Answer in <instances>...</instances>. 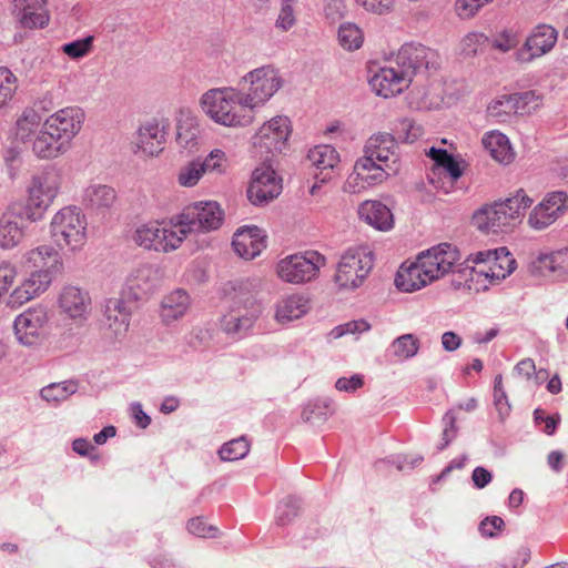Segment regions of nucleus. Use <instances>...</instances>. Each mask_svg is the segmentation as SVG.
Listing matches in <instances>:
<instances>
[{"label":"nucleus","instance_id":"nucleus-1","mask_svg":"<svg viewBox=\"0 0 568 568\" xmlns=\"http://www.w3.org/2000/svg\"><path fill=\"white\" fill-rule=\"evenodd\" d=\"M460 252L449 243H442L420 252L415 261L404 262L396 274L395 284L403 292L418 291L460 265Z\"/></svg>","mask_w":568,"mask_h":568},{"label":"nucleus","instance_id":"nucleus-2","mask_svg":"<svg viewBox=\"0 0 568 568\" xmlns=\"http://www.w3.org/2000/svg\"><path fill=\"white\" fill-rule=\"evenodd\" d=\"M200 108L210 120L226 128H245L255 119L244 91L233 87L205 91L200 98Z\"/></svg>","mask_w":568,"mask_h":568},{"label":"nucleus","instance_id":"nucleus-3","mask_svg":"<svg viewBox=\"0 0 568 568\" xmlns=\"http://www.w3.org/2000/svg\"><path fill=\"white\" fill-rule=\"evenodd\" d=\"M532 202L527 192L519 189L506 200L485 205L476 211L473 223L485 233L511 232L521 222L525 211L531 206Z\"/></svg>","mask_w":568,"mask_h":568},{"label":"nucleus","instance_id":"nucleus-4","mask_svg":"<svg viewBox=\"0 0 568 568\" xmlns=\"http://www.w3.org/2000/svg\"><path fill=\"white\" fill-rule=\"evenodd\" d=\"M63 176L60 170L50 166L32 175L27 186V199L20 209L29 222L42 220L62 189Z\"/></svg>","mask_w":568,"mask_h":568},{"label":"nucleus","instance_id":"nucleus-5","mask_svg":"<svg viewBox=\"0 0 568 568\" xmlns=\"http://www.w3.org/2000/svg\"><path fill=\"white\" fill-rule=\"evenodd\" d=\"M50 235L61 250L81 251L88 241V221L82 210L68 205L57 211L50 221Z\"/></svg>","mask_w":568,"mask_h":568},{"label":"nucleus","instance_id":"nucleus-6","mask_svg":"<svg viewBox=\"0 0 568 568\" xmlns=\"http://www.w3.org/2000/svg\"><path fill=\"white\" fill-rule=\"evenodd\" d=\"M374 267V253L366 244L348 247L339 257L333 276L334 284L341 291H354L361 287Z\"/></svg>","mask_w":568,"mask_h":568},{"label":"nucleus","instance_id":"nucleus-7","mask_svg":"<svg viewBox=\"0 0 568 568\" xmlns=\"http://www.w3.org/2000/svg\"><path fill=\"white\" fill-rule=\"evenodd\" d=\"M261 283L256 278L239 281L234 287V307L223 317L222 325L227 333L248 329L260 314L256 294Z\"/></svg>","mask_w":568,"mask_h":568},{"label":"nucleus","instance_id":"nucleus-8","mask_svg":"<svg viewBox=\"0 0 568 568\" xmlns=\"http://www.w3.org/2000/svg\"><path fill=\"white\" fill-rule=\"evenodd\" d=\"M186 239L184 231L178 225V216L168 220H155L136 227L134 242L150 251L171 253L181 247Z\"/></svg>","mask_w":568,"mask_h":568},{"label":"nucleus","instance_id":"nucleus-9","mask_svg":"<svg viewBox=\"0 0 568 568\" xmlns=\"http://www.w3.org/2000/svg\"><path fill=\"white\" fill-rule=\"evenodd\" d=\"M325 265L326 257L317 251L310 250L280 260L275 272L285 283L303 284L315 280Z\"/></svg>","mask_w":568,"mask_h":568},{"label":"nucleus","instance_id":"nucleus-10","mask_svg":"<svg viewBox=\"0 0 568 568\" xmlns=\"http://www.w3.org/2000/svg\"><path fill=\"white\" fill-rule=\"evenodd\" d=\"M176 216L178 225L187 237L194 232L207 233L219 230L224 221V211L216 201H199L184 207Z\"/></svg>","mask_w":568,"mask_h":568},{"label":"nucleus","instance_id":"nucleus-11","mask_svg":"<svg viewBox=\"0 0 568 568\" xmlns=\"http://www.w3.org/2000/svg\"><path fill=\"white\" fill-rule=\"evenodd\" d=\"M242 81L248 84L244 97L254 110L263 106L283 85L278 70L263 65L247 72Z\"/></svg>","mask_w":568,"mask_h":568},{"label":"nucleus","instance_id":"nucleus-12","mask_svg":"<svg viewBox=\"0 0 568 568\" xmlns=\"http://www.w3.org/2000/svg\"><path fill=\"white\" fill-rule=\"evenodd\" d=\"M474 262L479 265L478 271L464 268L459 272V276L465 281H467L474 272H477L486 278H489L491 283L498 282L511 274L516 267V261L507 247L478 252L475 254Z\"/></svg>","mask_w":568,"mask_h":568},{"label":"nucleus","instance_id":"nucleus-13","mask_svg":"<svg viewBox=\"0 0 568 568\" xmlns=\"http://www.w3.org/2000/svg\"><path fill=\"white\" fill-rule=\"evenodd\" d=\"M49 321V312L41 305L23 311L13 322V331L18 342L26 346L40 343L47 334Z\"/></svg>","mask_w":568,"mask_h":568},{"label":"nucleus","instance_id":"nucleus-14","mask_svg":"<svg viewBox=\"0 0 568 568\" xmlns=\"http://www.w3.org/2000/svg\"><path fill=\"white\" fill-rule=\"evenodd\" d=\"M568 211V194L552 191L536 204L527 216V225L534 231H544Z\"/></svg>","mask_w":568,"mask_h":568},{"label":"nucleus","instance_id":"nucleus-15","mask_svg":"<svg viewBox=\"0 0 568 568\" xmlns=\"http://www.w3.org/2000/svg\"><path fill=\"white\" fill-rule=\"evenodd\" d=\"M57 305L62 316L81 323L92 311V298L89 291L75 284H65L61 287Z\"/></svg>","mask_w":568,"mask_h":568},{"label":"nucleus","instance_id":"nucleus-16","mask_svg":"<svg viewBox=\"0 0 568 568\" xmlns=\"http://www.w3.org/2000/svg\"><path fill=\"white\" fill-rule=\"evenodd\" d=\"M85 120L84 111L79 106H67L49 115L45 129L52 131L58 140L71 148L72 140L80 133Z\"/></svg>","mask_w":568,"mask_h":568},{"label":"nucleus","instance_id":"nucleus-17","mask_svg":"<svg viewBox=\"0 0 568 568\" xmlns=\"http://www.w3.org/2000/svg\"><path fill=\"white\" fill-rule=\"evenodd\" d=\"M557 40L558 32L554 27L545 23L538 24L517 51L516 59L520 63H530L535 59L549 53L556 45Z\"/></svg>","mask_w":568,"mask_h":568},{"label":"nucleus","instance_id":"nucleus-18","mask_svg":"<svg viewBox=\"0 0 568 568\" xmlns=\"http://www.w3.org/2000/svg\"><path fill=\"white\" fill-rule=\"evenodd\" d=\"M282 192L281 179L268 165H261L252 173L247 197L254 205H261L277 197Z\"/></svg>","mask_w":568,"mask_h":568},{"label":"nucleus","instance_id":"nucleus-19","mask_svg":"<svg viewBox=\"0 0 568 568\" xmlns=\"http://www.w3.org/2000/svg\"><path fill=\"white\" fill-rule=\"evenodd\" d=\"M427 154L434 161L429 182L448 193L453 183L463 174L459 163L443 149L430 148Z\"/></svg>","mask_w":568,"mask_h":568},{"label":"nucleus","instance_id":"nucleus-20","mask_svg":"<svg viewBox=\"0 0 568 568\" xmlns=\"http://www.w3.org/2000/svg\"><path fill=\"white\" fill-rule=\"evenodd\" d=\"M166 125L152 119L142 123L132 142L135 154L144 158L158 156L164 148Z\"/></svg>","mask_w":568,"mask_h":568},{"label":"nucleus","instance_id":"nucleus-21","mask_svg":"<svg viewBox=\"0 0 568 568\" xmlns=\"http://www.w3.org/2000/svg\"><path fill=\"white\" fill-rule=\"evenodd\" d=\"M530 272L551 281L568 278V246L539 253L530 264Z\"/></svg>","mask_w":568,"mask_h":568},{"label":"nucleus","instance_id":"nucleus-22","mask_svg":"<svg viewBox=\"0 0 568 568\" xmlns=\"http://www.w3.org/2000/svg\"><path fill=\"white\" fill-rule=\"evenodd\" d=\"M436 59L437 54L432 49L423 44L406 43L398 50L394 62L407 73V78L412 81V77L417 71L433 68Z\"/></svg>","mask_w":568,"mask_h":568},{"label":"nucleus","instance_id":"nucleus-23","mask_svg":"<svg viewBox=\"0 0 568 568\" xmlns=\"http://www.w3.org/2000/svg\"><path fill=\"white\" fill-rule=\"evenodd\" d=\"M363 158H371V161L385 166H392L394 172L399 173L402 162L395 139L388 133H378L368 139L365 145Z\"/></svg>","mask_w":568,"mask_h":568},{"label":"nucleus","instance_id":"nucleus-24","mask_svg":"<svg viewBox=\"0 0 568 568\" xmlns=\"http://www.w3.org/2000/svg\"><path fill=\"white\" fill-rule=\"evenodd\" d=\"M291 132L290 119L283 115H276L258 129L254 138V144L270 152H282Z\"/></svg>","mask_w":568,"mask_h":568},{"label":"nucleus","instance_id":"nucleus-25","mask_svg":"<svg viewBox=\"0 0 568 568\" xmlns=\"http://www.w3.org/2000/svg\"><path fill=\"white\" fill-rule=\"evenodd\" d=\"M55 277L48 272L31 271L30 275L10 292L8 305L10 307H20L39 297L50 287Z\"/></svg>","mask_w":568,"mask_h":568},{"label":"nucleus","instance_id":"nucleus-26","mask_svg":"<svg viewBox=\"0 0 568 568\" xmlns=\"http://www.w3.org/2000/svg\"><path fill=\"white\" fill-rule=\"evenodd\" d=\"M369 83L378 95L389 98L408 88L410 80L407 78V73L403 72L392 60L374 74Z\"/></svg>","mask_w":568,"mask_h":568},{"label":"nucleus","instance_id":"nucleus-27","mask_svg":"<svg viewBox=\"0 0 568 568\" xmlns=\"http://www.w3.org/2000/svg\"><path fill=\"white\" fill-rule=\"evenodd\" d=\"M131 308L122 297H111L104 306V327L110 337H123L130 327Z\"/></svg>","mask_w":568,"mask_h":568},{"label":"nucleus","instance_id":"nucleus-28","mask_svg":"<svg viewBox=\"0 0 568 568\" xmlns=\"http://www.w3.org/2000/svg\"><path fill=\"white\" fill-rule=\"evenodd\" d=\"M23 258L28 268L36 272H48L57 276L63 271V261L59 251L49 244L27 251Z\"/></svg>","mask_w":568,"mask_h":568},{"label":"nucleus","instance_id":"nucleus-29","mask_svg":"<svg viewBox=\"0 0 568 568\" xmlns=\"http://www.w3.org/2000/svg\"><path fill=\"white\" fill-rule=\"evenodd\" d=\"M12 13L26 29H42L50 22L45 0H13Z\"/></svg>","mask_w":568,"mask_h":568},{"label":"nucleus","instance_id":"nucleus-30","mask_svg":"<svg viewBox=\"0 0 568 568\" xmlns=\"http://www.w3.org/2000/svg\"><path fill=\"white\" fill-rule=\"evenodd\" d=\"M234 252L244 260H253L266 247L265 235L257 226L240 227L233 235Z\"/></svg>","mask_w":568,"mask_h":568},{"label":"nucleus","instance_id":"nucleus-31","mask_svg":"<svg viewBox=\"0 0 568 568\" xmlns=\"http://www.w3.org/2000/svg\"><path fill=\"white\" fill-rule=\"evenodd\" d=\"M26 220L20 204H12L0 217V247H16L24 236L21 221Z\"/></svg>","mask_w":568,"mask_h":568},{"label":"nucleus","instance_id":"nucleus-32","mask_svg":"<svg viewBox=\"0 0 568 568\" xmlns=\"http://www.w3.org/2000/svg\"><path fill=\"white\" fill-rule=\"evenodd\" d=\"M311 310L310 298L294 293L282 296L274 305V320L280 325L302 318Z\"/></svg>","mask_w":568,"mask_h":568},{"label":"nucleus","instance_id":"nucleus-33","mask_svg":"<svg viewBox=\"0 0 568 568\" xmlns=\"http://www.w3.org/2000/svg\"><path fill=\"white\" fill-rule=\"evenodd\" d=\"M156 280V271L149 264L133 267L125 277L123 294L132 300H139L150 292Z\"/></svg>","mask_w":568,"mask_h":568},{"label":"nucleus","instance_id":"nucleus-34","mask_svg":"<svg viewBox=\"0 0 568 568\" xmlns=\"http://www.w3.org/2000/svg\"><path fill=\"white\" fill-rule=\"evenodd\" d=\"M307 159L317 171L315 179L324 183L332 179L335 168L339 163L338 152L331 145H316L308 151Z\"/></svg>","mask_w":568,"mask_h":568},{"label":"nucleus","instance_id":"nucleus-35","mask_svg":"<svg viewBox=\"0 0 568 568\" xmlns=\"http://www.w3.org/2000/svg\"><path fill=\"white\" fill-rule=\"evenodd\" d=\"M191 307V297L182 288L173 290L163 296L160 306V317L163 323L171 324L182 318Z\"/></svg>","mask_w":568,"mask_h":568},{"label":"nucleus","instance_id":"nucleus-36","mask_svg":"<svg viewBox=\"0 0 568 568\" xmlns=\"http://www.w3.org/2000/svg\"><path fill=\"white\" fill-rule=\"evenodd\" d=\"M481 144L489 155L500 164H510L516 152L506 134L498 130L488 131L483 135Z\"/></svg>","mask_w":568,"mask_h":568},{"label":"nucleus","instance_id":"nucleus-37","mask_svg":"<svg viewBox=\"0 0 568 568\" xmlns=\"http://www.w3.org/2000/svg\"><path fill=\"white\" fill-rule=\"evenodd\" d=\"M358 215L362 221L379 231H388L394 226V217L390 210L376 200L364 201L358 206Z\"/></svg>","mask_w":568,"mask_h":568},{"label":"nucleus","instance_id":"nucleus-38","mask_svg":"<svg viewBox=\"0 0 568 568\" xmlns=\"http://www.w3.org/2000/svg\"><path fill=\"white\" fill-rule=\"evenodd\" d=\"M69 146L61 140H58L57 135L45 129L43 122L39 130L36 139L32 143V151L39 159H57L69 151Z\"/></svg>","mask_w":568,"mask_h":568},{"label":"nucleus","instance_id":"nucleus-39","mask_svg":"<svg viewBox=\"0 0 568 568\" xmlns=\"http://www.w3.org/2000/svg\"><path fill=\"white\" fill-rule=\"evenodd\" d=\"M199 123L189 110H181L176 119L175 141L179 148L193 152L197 146Z\"/></svg>","mask_w":568,"mask_h":568},{"label":"nucleus","instance_id":"nucleus-40","mask_svg":"<svg viewBox=\"0 0 568 568\" xmlns=\"http://www.w3.org/2000/svg\"><path fill=\"white\" fill-rule=\"evenodd\" d=\"M116 200L115 190L104 184L89 185L84 193V201L93 210L110 209Z\"/></svg>","mask_w":568,"mask_h":568},{"label":"nucleus","instance_id":"nucleus-41","mask_svg":"<svg viewBox=\"0 0 568 568\" xmlns=\"http://www.w3.org/2000/svg\"><path fill=\"white\" fill-rule=\"evenodd\" d=\"M392 166H383L377 162L371 161V158H359L357 160V169L362 171V175L364 174V179L368 182L369 186H375L382 184L390 176H395L398 173L392 170Z\"/></svg>","mask_w":568,"mask_h":568},{"label":"nucleus","instance_id":"nucleus-42","mask_svg":"<svg viewBox=\"0 0 568 568\" xmlns=\"http://www.w3.org/2000/svg\"><path fill=\"white\" fill-rule=\"evenodd\" d=\"M337 40L344 50L355 51L363 45L364 33L357 24L344 22L338 28Z\"/></svg>","mask_w":568,"mask_h":568},{"label":"nucleus","instance_id":"nucleus-43","mask_svg":"<svg viewBox=\"0 0 568 568\" xmlns=\"http://www.w3.org/2000/svg\"><path fill=\"white\" fill-rule=\"evenodd\" d=\"M515 114L518 112L513 94L497 97L487 106V115L498 122H506Z\"/></svg>","mask_w":568,"mask_h":568},{"label":"nucleus","instance_id":"nucleus-44","mask_svg":"<svg viewBox=\"0 0 568 568\" xmlns=\"http://www.w3.org/2000/svg\"><path fill=\"white\" fill-rule=\"evenodd\" d=\"M200 165L205 174L221 176L227 173L230 162L222 149H213L203 160H200Z\"/></svg>","mask_w":568,"mask_h":568},{"label":"nucleus","instance_id":"nucleus-45","mask_svg":"<svg viewBox=\"0 0 568 568\" xmlns=\"http://www.w3.org/2000/svg\"><path fill=\"white\" fill-rule=\"evenodd\" d=\"M77 392V384L71 381L52 383L41 389V397L52 404H59L68 399Z\"/></svg>","mask_w":568,"mask_h":568},{"label":"nucleus","instance_id":"nucleus-46","mask_svg":"<svg viewBox=\"0 0 568 568\" xmlns=\"http://www.w3.org/2000/svg\"><path fill=\"white\" fill-rule=\"evenodd\" d=\"M488 37L483 32L471 31L465 34L459 44V54L471 58L480 53L487 45Z\"/></svg>","mask_w":568,"mask_h":568},{"label":"nucleus","instance_id":"nucleus-47","mask_svg":"<svg viewBox=\"0 0 568 568\" xmlns=\"http://www.w3.org/2000/svg\"><path fill=\"white\" fill-rule=\"evenodd\" d=\"M205 175L200 165V159L193 160L180 168L176 181L183 187H193Z\"/></svg>","mask_w":568,"mask_h":568},{"label":"nucleus","instance_id":"nucleus-48","mask_svg":"<svg viewBox=\"0 0 568 568\" xmlns=\"http://www.w3.org/2000/svg\"><path fill=\"white\" fill-rule=\"evenodd\" d=\"M250 444L245 437H240L225 443L219 450L222 460L234 462L247 455Z\"/></svg>","mask_w":568,"mask_h":568},{"label":"nucleus","instance_id":"nucleus-49","mask_svg":"<svg viewBox=\"0 0 568 568\" xmlns=\"http://www.w3.org/2000/svg\"><path fill=\"white\" fill-rule=\"evenodd\" d=\"M41 123L40 114L33 109H27L17 120V135L21 140L30 138V135L39 128Z\"/></svg>","mask_w":568,"mask_h":568},{"label":"nucleus","instance_id":"nucleus-50","mask_svg":"<svg viewBox=\"0 0 568 568\" xmlns=\"http://www.w3.org/2000/svg\"><path fill=\"white\" fill-rule=\"evenodd\" d=\"M392 348L396 357L406 359L417 354L419 341L412 334H405L393 342Z\"/></svg>","mask_w":568,"mask_h":568},{"label":"nucleus","instance_id":"nucleus-51","mask_svg":"<svg viewBox=\"0 0 568 568\" xmlns=\"http://www.w3.org/2000/svg\"><path fill=\"white\" fill-rule=\"evenodd\" d=\"M395 132L403 141L413 143L423 136L424 128L414 119L404 118L396 123Z\"/></svg>","mask_w":568,"mask_h":568},{"label":"nucleus","instance_id":"nucleus-52","mask_svg":"<svg viewBox=\"0 0 568 568\" xmlns=\"http://www.w3.org/2000/svg\"><path fill=\"white\" fill-rule=\"evenodd\" d=\"M17 90V77L6 67H0V108L6 106Z\"/></svg>","mask_w":568,"mask_h":568},{"label":"nucleus","instance_id":"nucleus-53","mask_svg":"<svg viewBox=\"0 0 568 568\" xmlns=\"http://www.w3.org/2000/svg\"><path fill=\"white\" fill-rule=\"evenodd\" d=\"M94 37L88 36L78 39L61 47V51L70 59H81L87 57L93 50Z\"/></svg>","mask_w":568,"mask_h":568},{"label":"nucleus","instance_id":"nucleus-54","mask_svg":"<svg viewBox=\"0 0 568 568\" xmlns=\"http://www.w3.org/2000/svg\"><path fill=\"white\" fill-rule=\"evenodd\" d=\"M518 114H529L537 111L542 104V98L534 91L513 94Z\"/></svg>","mask_w":568,"mask_h":568},{"label":"nucleus","instance_id":"nucleus-55","mask_svg":"<svg viewBox=\"0 0 568 568\" xmlns=\"http://www.w3.org/2000/svg\"><path fill=\"white\" fill-rule=\"evenodd\" d=\"M18 277V268L8 261L0 262V295L4 297Z\"/></svg>","mask_w":568,"mask_h":568},{"label":"nucleus","instance_id":"nucleus-56","mask_svg":"<svg viewBox=\"0 0 568 568\" xmlns=\"http://www.w3.org/2000/svg\"><path fill=\"white\" fill-rule=\"evenodd\" d=\"M494 0H456L455 10L459 18L471 19L479 10Z\"/></svg>","mask_w":568,"mask_h":568},{"label":"nucleus","instance_id":"nucleus-57","mask_svg":"<svg viewBox=\"0 0 568 568\" xmlns=\"http://www.w3.org/2000/svg\"><path fill=\"white\" fill-rule=\"evenodd\" d=\"M519 36L513 30H504L493 41V47L501 52H508L519 44Z\"/></svg>","mask_w":568,"mask_h":568},{"label":"nucleus","instance_id":"nucleus-58","mask_svg":"<svg viewBox=\"0 0 568 568\" xmlns=\"http://www.w3.org/2000/svg\"><path fill=\"white\" fill-rule=\"evenodd\" d=\"M367 183L368 182L364 179V174L362 175V171L357 169L356 161L353 172L348 175L344 184V191L352 194L361 193L371 187Z\"/></svg>","mask_w":568,"mask_h":568},{"label":"nucleus","instance_id":"nucleus-59","mask_svg":"<svg viewBox=\"0 0 568 568\" xmlns=\"http://www.w3.org/2000/svg\"><path fill=\"white\" fill-rule=\"evenodd\" d=\"M369 329V324L365 321H352L344 325H339L332 329L331 336L333 338H339L346 334H356L366 332Z\"/></svg>","mask_w":568,"mask_h":568},{"label":"nucleus","instance_id":"nucleus-60","mask_svg":"<svg viewBox=\"0 0 568 568\" xmlns=\"http://www.w3.org/2000/svg\"><path fill=\"white\" fill-rule=\"evenodd\" d=\"M300 509L298 500L295 498H287L284 500L278 509L277 521L280 525L288 524L294 517L297 516Z\"/></svg>","mask_w":568,"mask_h":568},{"label":"nucleus","instance_id":"nucleus-61","mask_svg":"<svg viewBox=\"0 0 568 568\" xmlns=\"http://www.w3.org/2000/svg\"><path fill=\"white\" fill-rule=\"evenodd\" d=\"M358 6L366 11L385 14L388 13L394 7V0H355Z\"/></svg>","mask_w":568,"mask_h":568},{"label":"nucleus","instance_id":"nucleus-62","mask_svg":"<svg viewBox=\"0 0 568 568\" xmlns=\"http://www.w3.org/2000/svg\"><path fill=\"white\" fill-rule=\"evenodd\" d=\"M187 529L191 534L197 537H214L216 532V528L212 526H207L203 518H193L187 524Z\"/></svg>","mask_w":568,"mask_h":568},{"label":"nucleus","instance_id":"nucleus-63","mask_svg":"<svg viewBox=\"0 0 568 568\" xmlns=\"http://www.w3.org/2000/svg\"><path fill=\"white\" fill-rule=\"evenodd\" d=\"M504 526H505V523H504V520L500 517L491 516V517L485 518L480 523L479 530H480L483 536L494 537L499 531L503 530Z\"/></svg>","mask_w":568,"mask_h":568},{"label":"nucleus","instance_id":"nucleus-64","mask_svg":"<svg viewBox=\"0 0 568 568\" xmlns=\"http://www.w3.org/2000/svg\"><path fill=\"white\" fill-rule=\"evenodd\" d=\"M445 428L443 430V444L439 447L444 449L448 444L455 438L457 428H456V416L453 412H448L444 416Z\"/></svg>","mask_w":568,"mask_h":568}]
</instances>
